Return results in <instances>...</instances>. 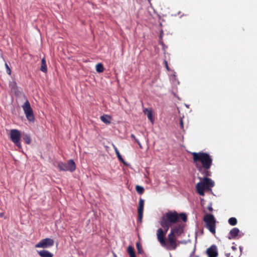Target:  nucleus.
Masks as SVG:
<instances>
[{"label":"nucleus","mask_w":257,"mask_h":257,"mask_svg":"<svg viewBox=\"0 0 257 257\" xmlns=\"http://www.w3.org/2000/svg\"><path fill=\"white\" fill-rule=\"evenodd\" d=\"M179 218L185 222L187 218L184 213L178 214L175 211H169L163 215L160 220V224L164 229H166V232H167L170 227L180 221Z\"/></svg>","instance_id":"nucleus-1"},{"label":"nucleus","mask_w":257,"mask_h":257,"mask_svg":"<svg viewBox=\"0 0 257 257\" xmlns=\"http://www.w3.org/2000/svg\"><path fill=\"white\" fill-rule=\"evenodd\" d=\"M192 155L193 163L200 172H202L203 169H209L212 166V158L208 154L200 152H193Z\"/></svg>","instance_id":"nucleus-2"},{"label":"nucleus","mask_w":257,"mask_h":257,"mask_svg":"<svg viewBox=\"0 0 257 257\" xmlns=\"http://www.w3.org/2000/svg\"><path fill=\"white\" fill-rule=\"evenodd\" d=\"M201 180L196 184L197 193L201 196H204V190L209 189L214 186V182L211 179L205 177L203 179L199 178Z\"/></svg>","instance_id":"nucleus-3"},{"label":"nucleus","mask_w":257,"mask_h":257,"mask_svg":"<svg viewBox=\"0 0 257 257\" xmlns=\"http://www.w3.org/2000/svg\"><path fill=\"white\" fill-rule=\"evenodd\" d=\"M203 221L205 223V227L210 232L215 234L216 229V220L212 214H206L204 216Z\"/></svg>","instance_id":"nucleus-4"},{"label":"nucleus","mask_w":257,"mask_h":257,"mask_svg":"<svg viewBox=\"0 0 257 257\" xmlns=\"http://www.w3.org/2000/svg\"><path fill=\"white\" fill-rule=\"evenodd\" d=\"M58 167L60 171H70L72 172L76 169V165L73 160H69L67 163L60 162L58 163Z\"/></svg>","instance_id":"nucleus-5"},{"label":"nucleus","mask_w":257,"mask_h":257,"mask_svg":"<svg viewBox=\"0 0 257 257\" xmlns=\"http://www.w3.org/2000/svg\"><path fill=\"white\" fill-rule=\"evenodd\" d=\"M22 108L27 119L29 121L34 122L35 120V117L33 111L28 100H27L22 105Z\"/></svg>","instance_id":"nucleus-6"},{"label":"nucleus","mask_w":257,"mask_h":257,"mask_svg":"<svg viewBox=\"0 0 257 257\" xmlns=\"http://www.w3.org/2000/svg\"><path fill=\"white\" fill-rule=\"evenodd\" d=\"M10 137L11 141L19 148H21L22 145L20 142L21 133L20 131L13 129L10 131Z\"/></svg>","instance_id":"nucleus-7"},{"label":"nucleus","mask_w":257,"mask_h":257,"mask_svg":"<svg viewBox=\"0 0 257 257\" xmlns=\"http://www.w3.org/2000/svg\"><path fill=\"white\" fill-rule=\"evenodd\" d=\"M184 226V223L179 221L172 226L171 232L177 236H179L183 232Z\"/></svg>","instance_id":"nucleus-8"},{"label":"nucleus","mask_w":257,"mask_h":257,"mask_svg":"<svg viewBox=\"0 0 257 257\" xmlns=\"http://www.w3.org/2000/svg\"><path fill=\"white\" fill-rule=\"evenodd\" d=\"M54 244V241L52 239L50 238H46L40 240L39 242L35 245L37 248H48L53 246Z\"/></svg>","instance_id":"nucleus-9"},{"label":"nucleus","mask_w":257,"mask_h":257,"mask_svg":"<svg viewBox=\"0 0 257 257\" xmlns=\"http://www.w3.org/2000/svg\"><path fill=\"white\" fill-rule=\"evenodd\" d=\"M166 233V229H165V232H164L162 228H159L157 230V238L160 242V244L163 246H165L166 245L165 239L164 235Z\"/></svg>","instance_id":"nucleus-10"},{"label":"nucleus","mask_w":257,"mask_h":257,"mask_svg":"<svg viewBox=\"0 0 257 257\" xmlns=\"http://www.w3.org/2000/svg\"><path fill=\"white\" fill-rule=\"evenodd\" d=\"M206 253L208 257H217L218 256L217 246L215 245H212L207 248Z\"/></svg>","instance_id":"nucleus-11"},{"label":"nucleus","mask_w":257,"mask_h":257,"mask_svg":"<svg viewBox=\"0 0 257 257\" xmlns=\"http://www.w3.org/2000/svg\"><path fill=\"white\" fill-rule=\"evenodd\" d=\"M145 201L144 199L140 198L139 200V207L138 208L139 219L140 221H142L143 215L144 207Z\"/></svg>","instance_id":"nucleus-12"},{"label":"nucleus","mask_w":257,"mask_h":257,"mask_svg":"<svg viewBox=\"0 0 257 257\" xmlns=\"http://www.w3.org/2000/svg\"><path fill=\"white\" fill-rule=\"evenodd\" d=\"M175 235L170 232L168 236L169 243L173 249H175L177 247Z\"/></svg>","instance_id":"nucleus-13"},{"label":"nucleus","mask_w":257,"mask_h":257,"mask_svg":"<svg viewBox=\"0 0 257 257\" xmlns=\"http://www.w3.org/2000/svg\"><path fill=\"white\" fill-rule=\"evenodd\" d=\"M239 232V230L237 228H232L229 233V236L228 237V239H231L235 238L236 236L238 235Z\"/></svg>","instance_id":"nucleus-14"},{"label":"nucleus","mask_w":257,"mask_h":257,"mask_svg":"<svg viewBox=\"0 0 257 257\" xmlns=\"http://www.w3.org/2000/svg\"><path fill=\"white\" fill-rule=\"evenodd\" d=\"M38 253L41 257H53V254L47 250H41L37 251Z\"/></svg>","instance_id":"nucleus-15"},{"label":"nucleus","mask_w":257,"mask_h":257,"mask_svg":"<svg viewBox=\"0 0 257 257\" xmlns=\"http://www.w3.org/2000/svg\"><path fill=\"white\" fill-rule=\"evenodd\" d=\"M40 70L43 72H47V67L46 64V61L45 60V58H43L42 59V62H41V66L40 68Z\"/></svg>","instance_id":"nucleus-16"},{"label":"nucleus","mask_w":257,"mask_h":257,"mask_svg":"<svg viewBox=\"0 0 257 257\" xmlns=\"http://www.w3.org/2000/svg\"><path fill=\"white\" fill-rule=\"evenodd\" d=\"M101 120L106 124H109L110 122V117L108 115L101 116Z\"/></svg>","instance_id":"nucleus-17"},{"label":"nucleus","mask_w":257,"mask_h":257,"mask_svg":"<svg viewBox=\"0 0 257 257\" xmlns=\"http://www.w3.org/2000/svg\"><path fill=\"white\" fill-rule=\"evenodd\" d=\"M23 139L25 143L27 144H30L31 142V139L30 136L27 134H24L23 135Z\"/></svg>","instance_id":"nucleus-18"},{"label":"nucleus","mask_w":257,"mask_h":257,"mask_svg":"<svg viewBox=\"0 0 257 257\" xmlns=\"http://www.w3.org/2000/svg\"><path fill=\"white\" fill-rule=\"evenodd\" d=\"M127 252L130 257H136L135 253L133 247L130 245L127 247Z\"/></svg>","instance_id":"nucleus-19"},{"label":"nucleus","mask_w":257,"mask_h":257,"mask_svg":"<svg viewBox=\"0 0 257 257\" xmlns=\"http://www.w3.org/2000/svg\"><path fill=\"white\" fill-rule=\"evenodd\" d=\"M96 70L98 73L102 72L104 70L103 66L101 63H98L96 65Z\"/></svg>","instance_id":"nucleus-20"},{"label":"nucleus","mask_w":257,"mask_h":257,"mask_svg":"<svg viewBox=\"0 0 257 257\" xmlns=\"http://www.w3.org/2000/svg\"><path fill=\"white\" fill-rule=\"evenodd\" d=\"M228 223L230 225L234 226L237 223V219L235 217H231L228 219Z\"/></svg>","instance_id":"nucleus-21"},{"label":"nucleus","mask_w":257,"mask_h":257,"mask_svg":"<svg viewBox=\"0 0 257 257\" xmlns=\"http://www.w3.org/2000/svg\"><path fill=\"white\" fill-rule=\"evenodd\" d=\"M136 191H137V192L140 194H143L144 191V188L143 187L139 186V185L136 186Z\"/></svg>","instance_id":"nucleus-22"},{"label":"nucleus","mask_w":257,"mask_h":257,"mask_svg":"<svg viewBox=\"0 0 257 257\" xmlns=\"http://www.w3.org/2000/svg\"><path fill=\"white\" fill-rule=\"evenodd\" d=\"M148 119L151 121L152 123H154V119L153 117L152 111H150L147 113Z\"/></svg>","instance_id":"nucleus-23"},{"label":"nucleus","mask_w":257,"mask_h":257,"mask_svg":"<svg viewBox=\"0 0 257 257\" xmlns=\"http://www.w3.org/2000/svg\"><path fill=\"white\" fill-rule=\"evenodd\" d=\"M136 245H137V249H138V253H140V254L142 253L143 250H142V248L141 245L138 242H137Z\"/></svg>","instance_id":"nucleus-24"},{"label":"nucleus","mask_w":257,"mask_h":257,"mask_svg":"<svg viewBox=\"0 0 257 257\" xmlns=\"http://www.w3.org/2000/svg\"><path fill=\"white\" fill-rule=\"evenodd\" d=\"M116 154L117 155V157L118 159V160L122 163H124V161L123 159L122 158V156L120 155L119 151L116 153Z\"/></svg>","instance_id":"nucleus-25"},{"label":"nucleus","mask_w":257,"mask_h":257,"mask_svg":"<svg viewBox=\"0 0 257 257\" xmlns=\"http://www.w3.org/2000/svg\"><path fill=\"white\" fill-rule=\"evenodd\" d=\"M5 66H6V69H7V72L8 74L10 75L11 74V69L10 68H9L8 65L6 63L5 64Z\"/></svg>","instance_id":"nucleus-26"},{"label":"nucleus","mask_w":257,"mask_h":257,"mask_svg":"<svg viewBox=\"0 0 257 257\" xmlns=\"http://www.w3.org/2000/svg\"><path fill=\"white\" fill-rule=\"evenodd\" d=\"M207 209L209 211L212 212L213 211V208L212 207V203L210 202L207 207Z\"/></svg>","instance_id":"nucleus-27"},{"label":"nucleus","mask_w":257,"mask_h":257,"mask_svg":"<svg viewBox=\"0 0 257 257\" xmlns=\"http://www.w3.org/2000/svg\"><path fill=\"white\" fill-rule=\"evenodd\" d=\"M201 173H204L205 175V176H210V172L209 171H208L207 170H205L204 172H203V171H202Z\"/></svg>","instance_id":"nucleus-28"},{"label":"nucleus","mask_w":257,"mask_h":257,"mask_svg":"<svg viewBox=\"0 0 257 257\" xmlns=\"http://www.w3.org/2000/svg\"><path fill=\"white\" fill-rule=\"evenodd\" d=\"M144 112L147 114V113H148L150 111H152V110L151 109H149L148 108H145V109H144Z\"/></svg>","instance_id":"nucleus-29"},{"label":"nucleus","mask_w":257,"mask_h":257,"mask_svg":"<svg viewBox=\"0 0 257 257\" xmlns=\"http://www.w3.org/2000/svg\"><path fill=\"white\" fill-rule=\"evenodd\" d=\"M164 62L165 63V66H166V69H167V70L169 71L170 68H169V66L168 65V63H167V61L165 60Z\"/></svg>","instance_id":"nucleus-30"},{"label":"nucleus","mask_w":257,"mask_h":257,"mask_svg":"<svg viewBox=\"0 0 257 257\" xmlns=\"http://www.w3.org/2000/svg\"><path fill=\"white\" fill-rule=\"evenodd\" d=\"M131 138H133V139H134V140H135L137 143V141H139V140H138V139L135 137V135H133V134H132V135H131Z\"/></svg>","instance_id":"nucleus-31"},{"label":"nucleus","mask_w":257,"mask_h":257,"mask_svg":"<svg viewBox=\"0 0 257 257\" xmlns=\"http://www.w3.org/2000/svg\"><path fill=\"white\" fill-rule=\"evenodd\" d=\"M113 148H114L115 153L116 152H118V150H117V148L115 146H113Z\"/></svg>","instance_id":"nucleus-32"},{"label":"nucleus","mask_w":257,"mask_h":257,"mask_svg":"<svg viewBox=\"0 0 257 257\" xmlns=\"http://www.w3.org/2000/svg\"><path fill=\"white\" fill-rule=\"evenodd\" d=\"M137 144L139 145V146L140 148L141 149H142V145H141V143H140V141H137Z\"/></svg>","instance_id":"nucleus-33"},{"label":"nucleus","mask_w":257,"mask_h":257,"mask_svg":"<svg viewBox=\"0 0 257 257\" xmlns=\"http://www.w3.org/2000/svg\"><path fill=\"white\" fill-rule=\"evenodd\" d=\"M231 248H232V250H236V247L235 246H232L231 247Z\"/></svg>","instance_id":"nucleus-34"},{"label":"nucleus","mask_w":257,"mask_h":257,"mask_svg":"<svg viewBox=\"0 0 257 257\" xmlns=\"http://www.w3.org/2000/svg\"><path fill=\"white\" fill-rule=\"evenodd\" d=\"M4 213L3 212H2L0 213V217H2L4 216Z\"/></svg>","instance_id":"nucleus-35"},{"label":"nucleus","mask_w":257,"mask_h":257,"mask_svg":"<svg viewBox=\"0 0 257 257\" xmlns=\"http://www.w3.org/2000/svg\"><path fill=\"white\" fill-rule=\"evenodd\" d=\"M242 249H243V247H241V246H239V250H240V251L241 252L242 251Z\"/></svg>","instance_id":"nucleus-36"},{"label":"nucleus","mask_w":257,"mask_h":257,"mask_svg":"<svg viewBox=\"0 0 257 257\" xmlns=\"http://www.w3.org/2000/svg\"><path fill=\"white\" fill-rule=\"evenodd\" d=\"M180 124L182 126H183V121L182 120L180 122Z\"/></svg>","instance_id":"nucleus-37"},{"label":"nucleus","mask_w":257,"mask_h":257,"mask_svg":"<svg viewBox=\"0 0 257 257\" xmlns=\"http://www.w3.org/2000/svg\"><path fill=\"white\" fill-rule=\"evenodd\" d=\"M229 255H230V254H229V253H228V254H226V256H227V257H229Z\"/></svg>","instance_id":"nucleus-38"},{"label":"nucleus","mask_w":257,"mask_h":257,"mask_svg":"<svg viewBox=\"0 0 257 257\" xmlns=\"http://www.w3.org/2000/svg\"><path fill=\"white\" fill-rule=\"evenodd\" d=\"M195 257H199V256L198 255H196Z\"/></svg>","instance_id":"nucleus-39"}]
</instances>
